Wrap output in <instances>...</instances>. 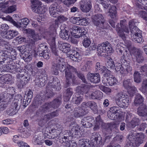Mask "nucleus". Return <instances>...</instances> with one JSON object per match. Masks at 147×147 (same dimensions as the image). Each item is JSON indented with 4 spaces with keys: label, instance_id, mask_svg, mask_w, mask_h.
Returning <instances> with one entry per match:
<instances>
[{
    "label": "nucleus",
    "instance_id": "nucleus-44",
    "mask_svg": "<svg viewBox=\"0 0 147 147\" xmlns=\"http://www.w3.org/2000/svg\"><path fill=\"white\" fill-rule=\"evenodd\" d=\"M67 137L64 136L63 138H62L63 142H66V144L67 146L66 147H76L77 146L76 143L75 142H72L70 141H69L68 139L67 138Z\"/></svg>",
    "mask_w": 147,
    "mask_h": 147
},
{
    "label": "nucleus",
    "instance_id": "nucleus-26",
    "mask_svg": "<svg viewBox=\"0 0 147 147\" xmlns=\"http://www.w3.org/2000/svg\"><path fill=\"white\" fill-rule=\"evenodd\" d=\"M88 79L90 81L93 83H99L100 80V75L98 73L88 74Z\"/></svg>",
    "mask_w": 147,
    "mask_h": 147
},
{
    "label": "nucleus",
    "instance_id": "nucleus-62",
    "mask_svg": "<svg viewBox=\"0 0 147 147\" xmlns=\"http://www.w3.org/2000/svg\"><path fill=\"white\" fill-rule=\"evenodd\" d=\"M16 6L15 5L8 6L6 11L5 13H11L15 11L16 10Z\"/></svg>",
    "mask_w": 147,
    "mask_h": 147
},
{
    "label": "nucleus",
    "instance_id": "nucleus-2",
    "mask_svg": "<svg viewBox=\"0 0 147 147\" xmlns=\"http://www.w3.org/2000/svg\"><path fill=\"white\" fill-rule=\"evenodd\" d=\"M145 136L142 132L135 134L131 133L128 136V140L125 147H137L143 143Z\"/></svg>",
    "mask_w": 147,
    "mask_h": 147
},
{
    "label": "nucleus",
    "instance_id": "nucleus-23",
    "mask_svg": "<svg viewBox=\"0 0 147 147\" xmlns=\"http://www.w3.org/2000/svg\"><path fill=\"white\" fill-rule=\"evenodd\" d=\"M91 140L93 141V144H97L99 146L104 145V142L102 141L100 135L97 133H94L91 138Z\"/></svg>",
    "mask_w": 147,
    "mask_h": 147
},
{
    "label": "nucleus",
    "instance_id": "nucleus-12",
    "mask_svg": "<svg viewBox=\"0 0 147 147\" xmlns=\"http://www.w3.org/2000/svg\"><path fill=\"white\" fill-rule=\"evenodd\" d=\"M92 22L94 25L101 28H104L105 23L103 16L102 14H97L92 17Z\"/></svg>",
    "mask_w": 147,
    "mask_h": 147
},
{
    "label": "nucleus",
    "instance_id": "nucleus-22",
    "mask_svg": "<svg viewBox=\"0 0 147 147\" xmlns=\"http://www.w3.org/2000/svg\"><path fill=\"white\" fill-rule=\"evenodd\" d=\"M94 121V118L92 116L84 117L81 121V124L84 128H90L92 126Z\"/></svg>",
    "mask_w": 147,
    "mask_h": 147
},
{
    "label": "nucleus",
    "instance_id": "nucleus-19",
    "mask_svg": "<svg viewBox=\"0 0 147 147\" xmlns=\"http://www.w3.org/2000/svg\"><path fill=\"white\" fill-rule=\"evenodd\" d=\"M69 128H71V130L70 131V136L77 138L80 137L81 134L79 128L77 125L74 124L72 125H70Z\"/></svg>",
    "mask_w": 147,
    "mask_h": 147
},
{
    "label": "nucleus",
    "instance_id": "nucleus-14",
    "mask_svg": "<svg viewBox=\"0 0 147 147\" xmlns=\"http://www.w3.org/2000/svg\"><path fill=\"white\" fill-rule=\"evenodd\" d=\"M62 127L59 124L55 125V127L51 129L49 133L48 136H49L48 138L50 139H54L59 136L61 132Z\"/></svg>",
    "mask_w": 147,
    "mask_h": 147
},
{
    "label": "nucleus",
    "instance_id": "nucleus-63",
    "mask_svg": "<svg viewBox=\"0 0 147 147\" xmlns=\"http://www.w3.org/2000/svg\"><path fill=\"white\" fill-rule=\"evenodd\" d=\"M139 89L147 96V83H142V86Z\"/></svg>",
    "mask_w": 147,
    "mask_h": 147
},
{
    "label": "nucleus",
    "instance_id": "nucleus-16",
    "mask_svg": "<svg viewBox=\"0 0 147 147\" xmlns=\"http://www.w3.org/2000/svg\"><path fill=\"white\" fill-rule=\"evenodd\" d=\"M28 36L31 38L29 40L30 43L34 44L35 42L40 39V37L32 29H29L26 30Z\"/></svg>",
    "mask_w": 147,
    "mask_h": 147
},
{
    "label": "nucleus",
    "instance_id": "nucleus-37",
    "mask_svg": "<svg viewBox=\"0 0 147 147\" xmlns=\"http://www.w3.org/2000/svg\"><path fill=\"white\" fill-rule=\"evenodd\" d=\"M18 34V32L16 30H9L6 34L5 38L7 39H11L16 37Z\"/></svg>",
    "mask_w": 147,
    "mask_h": 147
},
{
    "label": "nucleus",
    "instance_id": "nucleus-36",
    "mask_svg": "<svg viewBox=\"0 0 147 147\" xmlns=\"http://www.w3.org/2000/svg\"><path fill=\"white\" fill-rule=\"evenodd\" d=\"M31 2L32 4L31 6L32 11L35 13H39L37 10L38 9V5L40 4V1L38 0H32Z\"/></svg>",
    "mask_w": 147,
    "mask_h": 147
},
{
    "label": "nucleus",
    "instance_id": "nucleus-39",
    "mask_svg": "<svg viewBox=\"0 0 147 147\" xmlns=\"http://www.w3.org/2000/svg\"><path fill=\"white\" fill-rule=\"evenodd\" d=\"M132 40L138 43H141L143 41V39L141 33L137 35H134L131 36Z\"/></svg>",
    "mask_w": 147,
    "mask_h": 147
},
{
    "label": "nucleus",
    "instance_id": "nucleus-11",
    "mask_svg": "<svg viewBox=\"0 0 147 147\" xmlns=\"http://www.w3.org/2000/svg\"><path fill=\"white\" fill-rule=\"evenodd\" d=\"M61 88L60 83H55L54 86L52 84V83H47L46 87V96L48 98H50L54 95L53 88L56 91H59Z\"/></svg>",
    "mask_w": 147,
    "mask_h": 147
},
{
    "label": "nucleus",
    "instance_id": "nucleus-51",
    "mask_svg": "<svg viewBox=\"0 0 147 147\" xmlns=\"http://www.w3.org/2000/svg\"><path fill=\"white\" fill-rule=\"evenodd\" d=\"M105 67L100 65V63L97 62L95 66V70L96 72L98 71L101 73H103Z\"/></svg>",
    "mask_w": 147,
    "mask_h": 147
},
{
    "label": "nucleus",
    "instance_id": "nucleus-52",
    "mask_svg": "<svg viewBox=\"0 0 147 147\" xmlns=\"http://www.w3.org/2000/svg\"><path fill=\"white\" fill-rule=\"evenodd\" d=\"M115 69L117 72L120 71V73L122 74H123L124 71L125 70V67L123 66L119 63H116Z\"/></svg>",
    "mask_w": 147,
    "mask_h": 147
},
{
    "label": "nucleus",
    "instance_id": "nucleus-29",
    "mask_svg": "<svg viewBox=\"0 0 147 147\" xmlns=\"http://www.w3.org/2000/svg\"><path fill=\"white\" fill-rule=\"evenodd\" d=\"M57 3L51 5L49 8V11L51 16L53 17H56V15L59 12V10L58 8Z\"/></svg>",
    "mask_w": 147,
    "mask_h": 147
},
{
    "label": "nucleus",
    "instance_id": "nucleus-64",
    "mask_svg": "<svg viewBox=\"0 0 147 147\" xmlns=\"http://www.w3.org/2000/svg\"><path fill=\"white\" fill-rule=\"evenodd\" d=\"M140 72L142 74L144 73L146 74V75H147V65L144 64L142 66L140 69Z\"/></svg>",
    "mask_w": 147,
    "mask_h": 147
},
{
    "label": "nucleus",
    "instance_id": "nucleus-38",
    "mask_svg": "<svg viewBox=\"0 0 147 147\" xmlns=\"http://www.w3.org/2000/svg\"><path fill=\"white\" fill-rule=\"evenodd\" d=\"M44 101L43 98L39 95H36L34 98L33 103L36 106L40 105Z\"/></svg>",
    "mask_w": 147,
    "mask_h": 147
},
{
    "label": "nucleus",
    "instance_id": "nucleus-27",
    "mask_svg": "<svg viewBox=\"0 0 147 147\" xmlns=\"http://www.w3.org/2000/svg\"><path fill=\"white\" fill-rule=\"evenodd\" d=\"M138 115L140 116H147V107L143 104L140 106L137 109V111Z\"/></svg>",
    "mask_w": 147,
    "mask_h": 147
},
{
    "label": "nucleus",
    "instance_id": "nucleus-28",
    "mask_svg": "<svg viewBox=\"0 0 147 147\" xmlns=\"http://www.w3.org/2000/svg\"><path fill=\"white\" fill-rule=\"evenodd\" d=\"M140 123V120L139 118L134 117L133 118L131 121L127 123V127L130 128H134L138 125Z\"/></svg>",
    "mask_w": 147,
    "mask_h": 147
},
{
    "label": "nucleus",
    "instance_id": "nucleus-21",
    "mask_svg": "<svg viewBox=\"0 0 147 147\" xmlns=\"http://www.w3.org/2000/svg\"><path fill=\"white\" fill-rule=\"evenodd\" d=\"M80 5V9L83 12H88L91 9V3L89 0H81Z\"/></svg>",
    "mask_w": 147,
    "mask_h": 147
},
{
    "label": "nucleus",
    "instance_id": "nucleus-33",
    "mask_svg": "<svg viewBox=\"0 0 147 147\" xmlns=\"http://www.w3.org/2000/svg\"><path fill=\"white\" fill-rule=\"evenodd\" d=\"M5 0H0V8L1 11L5 13L7 7L9 6V3L11 2L7 1L5 2Z\"/></svg>",
    "mask_w": 147,
    "mask_h": 147
},
{
    "label": "nucleus",
    "instance_id": "nucleus-54",
    "mask_svg": "<svg viewBox=\"0 0 147 147\" xmlns=\"http://www.w3.org/2000/svg\"><path fill=\"white\" fill-rule=\"evenodd\" d=\"M129 29L131 32V36L133 35H137L141 33V31L137 26H135Z\"/></svg>",
    "mask_w": 147,
    "mask_h": 147
},
{
    "label": "nucleus",
    "instance_id": "nucleus-1",
    "mask_svg": "<svg viewBox=\"0 0 147 147\" xmlns=\"http://www.w3.org/2000/svg\"><path fill=\"white\" fill-rule=\"evenodd\" d=\"M92 87L90 85L82 84L81 86L77 87V92L80 94H86L89 98L93 99H100L103 96V93L98 90L91 91Z\"/></svg>",
    "mask_w": 147,
    "mask_h": 147
},
{
    "label": "nucleus",
    "instance_id": "nucleus-35",
    "mask_svg": "<svg viewBox=\"0 0 147 147\" xmlns=\"http://www.w3.org/2000/svg\"><path fill=\"white\" fill-rule=\"evenodd\" d=\"M46 106L45 104L42 105L40 108L37 110L36 113V115L41 117L43 115V113L49 111L48 109H46Z\"/></svg>",
    "mask_w": 147,
    "mask_h": 147
},
{
    "label": "nucleus",
    "instance_id": "nucleus-42",
    "mask_svg": "<svg viewBox=\"0 0 147 147\" xmlns=\"http://www.w3.org/2000/svg\"><path fill=\"white\" fill-rule=\"evenodd\" d=\"M59 36L62 39L67 40L69 38V34L67 30L63 29L61 30L59 33Z\"/></svg>",
    "mask_w": 147,
    "mask_h": 147
},
{
    "label": "nucleus",
    "instance_id": "nucleus-45",
    "mask_svg": "<svg viewBox=\"0 0 147 147\" xmlns=\"http://www.w3.org/2000/svg\"><path fill=\"white\" fill-rule=\"evenodd\" d=\"M143 51L138 49L137 51L136 55V59L137 62L139 63H142L144 60V58L142 55Z\"/></svg>",
    "mask_w": 147,
    "mask_h": 147
},
{
    "label": "nucleus",
    "instance_id": "nucleus-3",
    "mask_svg": "<svg viewBox=\"0 0 147 147\" xmlns=\"http://www.w3.org/2000/svg\"><path fill=\"white\" fill-rule=\"evenodd\" d=\"M59 111L58 110L53 111L45 115L43 118L37 119L38 125L40 126V129L42 132L46 130V129L50 127V122L48 121L51 119L55 117L58 116L59 115Z\"/></svg>",
    "mask_w": 147,
    "mask_h": 147
},
{
    "label": "nucleus",
    "instance_id": "nucleus-15",
    "mask_svg": "<svg viewBox=\"0 0 147 147\" xmlns=\"http://www.w3.org/2000/svg\"><path fill=\"white\" fill-rule=\"evenodd\" d=\"M61 97H58L54 99L52 101L47 102L45 103L46 107V109H48L49 111L51 108L56 109L62 103Z\"/></svg>",
    "mask_w": 147,
    "mask_h": 147
},
{
    "label": "nucleus",
    "instance_id": "nucleus-5",
    "mask_svg": "<svg viewBox=\"0 0 147 147\" xmlns=\"http://www.w3.org/2000/svg\"><path fill=\"white\" fill-rule=\"evenodd\" d=\"M61 59L59 57H57L55 59L52 63V72L55 75L58 74V70L61 71H64L67 68L68 65H70L67 64L66 65L65 62L61 61Z\"/></svg>",
    "mask_w": 147,
    "mask_h": 147
},
{
    "label": "nucleus",
    "instance_id": "nucleus-17",
    "mask_svg": "<svg viewBox=\"0 0 147 147\" xmlns=\"http://www.w3.org/2000/svg\"><path fill=\"white\" fill-rule=\"evenodd\" d=\"M82 108L86 109L87 107L90 108L94 113L98 112V107L96 103L93 101H88L84 102L81 105Z\"/></svg>",
    "mask_w": 147,
    "mask_h": 147
},
{
    "label": "nucleus",
    "instance_id": "nucleus-60",
    "mask_svg": "<svg viewBox=\"0 0 147 147\" xmlns=\"http://www.w3.org/2000/svg\"><path fill=\"white\" fill-rule=\"evenodd\" d=\"M100 89L106 94H108L111 92V90L109 87L104 86L101 85L99 86Z\"/></svg>",
    "mask_w": 147,
    "mask_h": 147
},
{
    "label": "nucleus",
    "instance_id": "nucleus-61",
    "mask_svg": "<svg viewBox=\"0 0 147 147\" xmlns=\"http://www.w3.org/2000/svg\"><path fill=\"white\" fill-rule=\"evenodd\" d=\"M40 4L38 5V9L37 11L39 12V13H44L47 10V9L43 5H42L41 3L40 2Z\"/></svg>",
    "mask_w": 147,
    "mask_h": 147
},
{
    "label": "nucleus",
    "instance_id": "nucleus-57",
    "mask_svg": "<svg viewBox=\"0 0 147 147\" xmlns=\"http://www.w3.org/2000/svg\"><path fill=\"white\" fill-rule=\"evenodd\" d=\"M32 55L30 53L26 52L23 53V58L25 61L29 62L32 59Z\"/></svg>",
    "mask_w": 147,
    "mask_h": 147
},
{
    "label": "nucleus",
    "instance_id": "nucleus-40",
    "mask_svg": "<svg viewBox=\"0 0 147 147\" xmlns=\"http://www.w3.org/2000/svg\"><path fill=\"white\" fill-rule=\"evenodd\" d=\"M105 45V44L104 42L98 45L97 48V51L98 54L100 55H103L104 54L102 53H105L106 51V49Z\"/></svg>",
    "mask_w": 147,
    "mask_h": 147
},
{
    "label": "nucleus",
    "instance_id": "nucleus-7",
    "mask_svg": "<svg viewBox=\"0 0 147 147\" xmlns=\"http://www.w3.org/2000/svg\"><path fill=\"white\" fill-rule=\"evenodd\" d=\"M116 103L120 107L126 108L129 105V98L128 95L123 94V93L117 94L115 98Z\"/></svg>",
    "mask_w": 147,
    "mask_h": 147
},
{
    "label": "nucleus",
    "instance_id": "nucleus-31",
    "mask_svg": "<svg viewBox=\"0 0 147 147\" xmlns=\"http://www.w3.org/2000/svg\"><path fill=\"white\" fill-rule=\"evenodd\" d=\"M103 123V121L100 115H98L96 117L94 123V125L93 129L96 131L99 129L100 125Z\"/></svg>",
    "mask_w": 147,
    "mask_h": 147
},
{
    "label": "nucleus",
    "instance_id": "nucleus-32",
    "mask_svg": "<svg viewBox=\"0 0 147 147\" xmlns=\"http://www.w3.org/2000/svg\"><path fill=\"white\" fill-rule=\"evenodd\" d=\"M7 93H6L7 96H6L7 99L9 98V100L13 97V96L15 93V89L13 87H9L7 89Z\"/></svg>",
    "mask_w": 147,
    "mask_h": 147
},
{
    "label": "nucleus",
    "instance_id": "nucleus-10",
    "mask_svg": "<svg viewBox=\"0 0 147 147\" xmlns=\"http://www.w3.org/2000/svg\"><path fill=\"white\" fill-rule=\"evenodd\" d=\"M58 27V25L56 23L53 24L51 25L50 27L53 28V32L52 33H51L50 36V39L51 40V43L50 45L51 48L52 50V52L56 56L58 55V50L56 48L55 45V37L56 36V28Z\"/></svg>",
    "mask_w": 147,
    "mask_h": 147
},
{
    "label": "nucleus",
    "instance_id": "nucleus-18",
    "mask_svg": "<svg viewBox=\"0 0 147 147\" xmlns=\"http://www.w3.org/2000/svg\"><path fill=\"white\" fill-rule=\"evenodd\" d=\"M88 112V109H84L81 106L75 108L73 112V114L75 117L78 118L86 115Z\"/></svg>",
    "mask_w": 147,
    "mask_h": 147
},
{
    "label": "nucleus",
    "instance_id": "nucleus-58",
    "mask_svg": "<svg viewBox=\"0 0 147 147\" xmlns=\"http://www.w3.org/2000/svg\"><path fill=\"white\" fill-rule=\"evenodd\" d=\"M134 81L136 83H140L141 82L140 73L138 71H135L134 73Z\"/></svg>",
    "mask_w": 147,
    "mask_h": 147
},
{
    "label": "nucleus",
    "instance_id": "nucleus-6",
    "mask_svg": "<svg viewBox=\"0 0 147 147\" xmlns=\"http://www.w3.org/2000/svg\"><path fill=\"white\" fill-rule=\"evenodd\" d=\"M116 103L120 107L126 108L129 105V98L128 95L123 94V93L117 94L115 98Z\"/></svg>",
    "mask_w": 147,
    "mask_h": 147
},
{
    "label": "nucleus",
    "instance_id": "nucleus-43",
    "mask_svg": "<svg viewBox=\"0 0 147 147\" xmlns=\"http://www.w3.org/2000/svg\"><path fill=\"white\" fill-rule=\"evenodd\" d=\"M144 99L143 98L140 94H137L134 100L135 105H137L142 104L144 101Z\"/></svg>",
    "mask_w": 147,
    "mask_h": 147
},
{
    "label": "nucleus",
    "instance_id": "nucleus-20",
    "mask_svg": "<svg viewBox=\"0 0 147 147\" xmlns=\"http://www.w3.org/2000/svg\"><path fill=\"white\" fill-rule=\"evenodd\" d=\"M22 97L21 94H19L15 96L13 102L11 104L12 108L13 109L12 114H16L18 111V109H17V108L18 107V102H20L21 103L22 102Z\"/></svg>",
    "mask_w": 147,
    "mask_h": 147
},
{
    "label": "nucleus",
    "instance_id": "nucleus-53",
    "mask_svg": "<svg viewBox=\"0 0 147 147\" xmlns=\"http://www.w3.org/2000/svg\"><path fill=\"white\" fill-rule=\"evenodd\" d=\"M116 30L117 31L119 35L121 37L123 40L125 39V35L123 32V31L120 29L119 25L118 24L116 26Z\"/></svg>",
    "mask_w": 147,
    "mask_h": 147
},
{
    "label": "nucleus",
    "instance_id": "nucleus-47",
    "mask_svg": "<svg viewBox=\"0 0 147 147\" xmlns=\"http://www.w3.org/2000/svg\"><path fill=\"white\" fill-rule=\"evenodd\" d=\"M33 142L35 145H41L44 142V140L40 136L37 135L35 136L33 140Z\"/></svg>",
    "mask_w": 147,
    "mask_h": 147
},
{
    "label": "nucleus",
    "instance_id": "nucleus-30",
    "mask_svg": "<svg viewBox=\"0 0 147 147\" xmlns=\"http://www.w3.org/2000/svg\"><path fill=\"white\" fill-rule=\"evenodd\" d=\"M76 93L74 94L73 96L72 101L76 104L78 105L82 102L83 99V97L82 96H79L78 95L77 96H76V95H79L80 94L83 95L84 94H80L77 93L76 89Z\"/></svg>",
    "mask_w": 147,
    "mask_h": 147
},
{
    "label": "nucleus",
    "instance_id": "nucleus-59",
    "mask_svg": "<svg viewBox=\"0 0 147 147\" xmlns=\"http://www.w3.org/2000/svg\"><path fill=\"white\" fill-rule=\"evenodd\" d=\"M88 35L86 37H85L84 38H84L82 42V44L85 47H88L91 43V42L89 38H88Z\"/></svg>",
    "mask_w": 147,
    "mask_h": 147
},
{
    "label": "nucleus",
    "instance_id": "nucleus-9",
    "mask_svg": "<svg viewBox=\"0 0 147 147\" xmlns=\"http://www.w3.org/2000/svg\"><path fill=\"white\" fill-rule=\"evenodd\" d=\"M58 27V25L56 23L53 24L51 25L50 27L53 28V32L52 33H51L50 36V39L51 40V43L50 45L51 48L52 50V52L56 56L58 55V50L56 48L55 45V37L56 36V28Z\"/></svg>",
    "mask_w": 147,
    "mask_h": 147
},
{
    "label": "nucleus",
    "instance_id": "nucleus-46",
    "mask_svg": "<svg viewBox=\"0 0 147 147\" xmlns=\"http://www.w3.org/2000/svg\"><path fill=\"white\" fill-rule=\"evenodd\" d=\"M79 143L82 147H90V142L89 139H83L79 140Z\"/></svg>",
    "mask_w": 147,
    "mask_h": 147
},
{
    "label": "nucleus",
    "instance_id": "nucleus-13",
    "mask_svg": "<svg viewBox=\"0 0 147 147\" xmlns=\"http://www.w3.org/2000/svg\"><path fill=\"white\" fill-rule=\"evenodd\" d=\"M72 32L75 38H84L88 35L87 31L84 28L74 26L72 28Z\"/></svg>",
    "mask_w": 147,
    "mask_h": 147
},
{
    "label": "nucleus",
    "instance_id": "nucleus-41",
    "mask_svg": "<svg viewBox=\"0 0 147 147\" xmlns=\"http://www.w3.org/2000/svg\"><path fill=\"white\" fill-rule=\"evenodd\" d=\"M116 7L114 5L111 6V7L107 11V12L109 13V16L112 18H114L116 16Z\"/></svg>",
    "mask_w": 147,
    "mask_h": 147
},
{
    "label": "nucleus",
    "instance_id": "nucleus-24",
    "mask_svg": "<svg viewBox=\"0 0 147 147\" xmlns=\"http://www.w3.org/2000/svg\"><path fill=\"white\" fill-rule=\"evenodd\" d=\"M58 46L60 50L65 53L69 52L71 50V45L67 43L59 41L58 42Z\"/></svg>",
    "mask_w": 147,
    "mask_h": 147
},
{
    "label": "nucleus",
    "instance_id": "nucleus-4",
    "mask_svg": "<svg viewBox=\"0 0 147 147\" xmlns=\"http://www.w3.org/2000/svg\"><path fill=\"white\" fill-rule=\"evenodd\" d=\"M67 68L66 69L65 76L67 83H74L76 80V77L72 75L71 71L74 72L76 74L77 76L81 79L84 83L86 82V79L83 74L80 71H78L77 69L71 65H68Z\"/></svg>",
    "mask_w": 147,
    "mask_h": 147
},
{
    "label": "nucleus",
    "instance_id": "nucleus-8",
    "mask_svg": "<svg viewBox=\"0 0 147 147\" xmlns=\"http://www.w3.org/2000/svg\"><path fill=\"white\" fill-rule=\"evenodd\" d=\"M58 27V25L56 23L53 24L51 25L50 27L53 28V32L52 33H51L50 36V39L51 40V43L50 45L51 48L52 50V52L56 56L58 55V50L56 48L55 45V37L56 36V28Z\"/></svg>",
    "mask_w": 147,
    "mask_h": 147
},
{
    "label": "nucleus",
    "instance_id": "nucleus-34",
    "mask_svg": "<svg viewBox=\"0 0 147 147\" xmlns=\"http://www.w3.org/2000/svg\"><path fill=\"white\" fill-rule=\"evenodd\" d=\"M121 114H118L116 113H113L111 112H108L107 114L108 117L110 119L113 120L119 119L121 117Z\"/></svg>",
    "mask_w": 147,
    "mask_h": 147
},
{
    "label": "nucleus",
    "instance_id": "nucleus-56",
    "mask_svg": "<svg viewBox=\"0 0 147 147\" xmlns=\"http://www.w3.org/2000/svg\"><path fill=\"white\" fill-rule=\"evenodd\" d=\"M48 49L46 45L44 44H41L39 45L37 49V52L36 53V55H38V53L45 51V50Z\"/></svg>",
    "mask_w": 147,
    "mask_h": 147
},
{
    "label": "nucleus",
    "instance_id": "nucleus-49",
    "mask_svg": "<svg viewBox=\"0 0 147 147\" xmlns=\"http://www.w3.org/2000/svg\"><path fill=\"white\" fill-rule=\"evenodd\" d=\"M79 57V53L76 51H74L72 53L69 55L70 58L72 60L75 61L78 60Z\"/></svg>",
    "mask_w": 147,
    "mask_h": 147
},
{
    "label": "nucleus",
    "instance_id": "nucleus-25",
    "mask_svg": "<svg viewBox=\"0 0 147 147\" xmlns=\"http://www.w3.org/2000/svg\"><path fill=\"white\" fill-rule=\"evenodd\" d=\"M131 83H123L124 88L126 89L130 96H133L136 93V88L134 86H131Z\"/></svg>",
    "mask_w": 147,
    "mask_h": 147
},
{
    "label": "nucleus",
    "instance_id": "nucleus-55",
    "mask_svg": "<svg viewBox=\"0 0 147 147\" xmlns=\"http://www.w3.org/2000/svg\"><path fill=\"white\" fill-rule=\"evenodd\" d=\"M49 51L48 49L45 51L40 52L38 54L40 57L42 56L44 58L47 59H48L49 58Z\"/></svg>",
    "mask_w": 147,
    "mask_h": 147
},
{
    "label": "nucleus",
    "instance_id": "nucleus-50",
    "mask_svg": "<svg viewBox=\"0 0 147 147\" xmlns=\"http://www.w3.org/2000/svg\"><path fill=\"white\" fill-rule=\"evenodd\" d=\"M98 2L102 5L104 10L107 11L108 10V9H109V8L111 7V5L110 4L107 3L104 0H100L99 1H98Z\"/></svg>",
    "mask_w": 147,
    "mask_h": 147
},
{
    "label": "nucleus",
    "instance_id": "nucleus-48",
    "mask_svg": "<svg viewBox=\"0 0 147 147\" xmlns=\"http://www.w3.org/2000/svg\"><path fill=\"white\" fill-rule=\"evenodd\" d=\"M5 53H4V51L2 50H0V62L1 63H3L5 62L7 63L8 58L5 56Z\"/></svg>",
    "mask_w": 147,
    "mask_h": 147
}]
</instances>
